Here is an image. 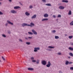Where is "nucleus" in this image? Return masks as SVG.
<instances>
[{
    "mask_svg": "<svg viewBox=\"0 0 73 73\" xmlns=\"http://www.w3.org/2000/svg\"><path fill=\"white\" fill-rule=\"evenodd\" d=\"M68 15H72V11H71V10L69 11L68 12Z\"/></svg>",
    "mask_w": 73,
    "mask_h": 73,
    "instance_id": "19",
    "label": "nucleus"
},
{
    "mask_svg": "<svg viewBox=\"0 0 73 73\" xmlns=\"http://www.w3.org/2000/svg\"><path fill=\"white\" fill-rule=\"evenodd\" d=\"M69 49V50H72H72H73V48H72L71 47H69L68 48Z\"/></svg>",
    "mask_w": 73,
    "mask_h": 73,
    "instance_id": "18",
    "label": "nucleus"
},
{
    "mask_svg": "<svg viewBox=\"0 0 73 73\" xmlns=\"http://www.w3.org/2000/svg\"><path fill=\"white\" fill-rule=\"evenodd\" d=\"M28 38H29V39H32V37L29 36L28 37Z\"/></svg>",
    "mask_w": 73,
    "mask_h": 73,
    "instance_id": "40",
    "label": "nucleus"
},
{
    "mask_svg": "<svg viewBox=\"0 0 73 73\" xmlns=\"http://www.w3.org/2000/svg\"><path fill=\"white\" fill-rule=\"evenodd\" d=\"M3 15V13L1 11H0V15Z\"/></svg>",
    "mask_w": 73,
    "mask_h": 73,
    "instance_id": "36",
    "label": "nucleus"
},
{
    "mask_svg": "<svg viewBox=\"0 0 73 73\" xmlns=\"http://www.w3.org/2000/svg\"><path fill=\"white\" fill-rule=\"evenodd\" d=\"M45 5H47V6H51V4L50 3L46 4Z\"/></svg>",
    "mask_w": 73,
    "mask_h": 73,
    "instance_id": "20",
    "label": "nucleus"
},
{
    "mask_svg": "<svg viewBox=\"0 0 73 73\" xmlns=\"http://www.w3.org/2000/svg\"><path fill=\"white\" fill-rule=\"evenodd\" d=\"M64 35H65V36H67V35H66V34H65Z\"/></svg>",
    "mask_w": 73,
    "mask_h": 73,
    "instance_id": "52",
    "label": "nucleus"
},
{
    "mask_svg": "<svg viewBox=\"0 0 73 73\" xmlns=\"http://www.w3.org/2000/svg\"><path fill=\"white\" fill-rule=\"evenodd\" d=\"M52 33H55L56 32V30H54L52 31Z\"/></svg>",
    "mask_w": 73,
    "mask_h": 73,
    "instance_id": "23",
    "label": "nucleus"
},
{
    "mask_svg": "<svg viewBox=\"0 0 73 73\" xmlns=\"http://www.w3.org/2000/svg\"><path fill=\"white\" fill-rule=\"evenodd\" d=\"M40 50V48L39 47H35L34 48V52H37L38 50Z\"/></svg>",
    "mask_w": 73,
    "mask_h": 73,
    "instance_id": "2",
    "label": "nucleus"
},
{
    "mask_svg": "<svg viewBox=\"0 0 73 73\" xmlns=\"http://www.w3.org/2000/svg\"><path fill=\"white\" fill-rule=\"evenodd\" d=\"M65 64L66 65H68L69 64V61H66V62Z\"/></svg>",
    "mask_w": 73,
    "mask_h": 73,
    "instance_id": "26",
    "label": "nucleus"
},
{
    "mask_svg": "<svg viewBox=\"0 0 73 73\" xmlns=\"http://www.w3.org/2000/svg\"><path fill=\"white\" fill-rule=\"evenodd\" d=\"M36 15H35L31 17V19H36Z\"/></svg>",
    "mask_w": 73,
    "mask_h": 73,
    "instance_id": "10",
    "label": "nucleus"
},
{
    "mask_svg": "<svg viewBox=\"0 0 73 73\" xmlns=\"http://www.w3.org/2000/svg\"><path fill=\"white\" fill-rule=\"evenodd\" d=\"M15 9H19V8H20V7L19 6H15L14 7Z\"/></svg>",
    "mask_w": 73,
    "mask_h": 73,
    "instance_id": "11",
    "label": "nucleus"
},
{
    "mask_svg": "<svg viewBox=\"0 0 73 73\" xmlns=\"http://www.w3.org/2000/svg\"><path fill=\"white\" fill-rule=\"evenodd\" d=\"M55 39H58L59 38V37L58 36H55Z\"/></svg>",
    "mask_w": 73,
    "mask_h": 73,
    "instance_id": "21",
    "label": "nucleus"
},
{
    "mask_svg": "<svg viewBox=\"0 0 73 73\" xmlns=\"http://www.w3.org/2000/svg\"><path fill=\"white\" fill-rule=\"evenodd\" d=\"M57 54L59 55V56H60V55H61V52L58 53Z\"/></svg>",
    "mask_w": 73,
    "mask_h": 73,
    "instance_id": "32",
    "label": "nucleus"
},
{
    "mask_svg": "<svg viewBox=\"0 0 73 73\" xmlns=\"http://www.w3.org/2000/svg\"><path fill=\"white\" fill-rule=\"evenodd\" d=\"M41 63L43 65H45L46 64V62L45 60H43L41 62Z\"/></svg>",
    "mask_w": 73,
    "mask_h": 73,
    "instance_id": "7",
    "label": "nucleus"
},
{
    "mask_svg": "<svg viewBox=\"0 0 73 73\" xmlns=\"http://www.w3.org/2000/svg\"><path fill=\"white\" fill-rule=\"evenodd\" d=\"M19 41H21V42H23V40L21 39H19Z\"/></svg>",
    "mask_w": 73,
    "mask_h": 73,
    "instance_id": "43",
    "label": "nucleus"
},
{
    "mask_svg": "<svg viewBox=\"0 0 73 73\" xmlns=\"http://www.w3.org/2000/svg\"><path fill=\"white\" fill-rule=\"evenodd\" d=\"M48 20V19L47 18L44 19L42 20V21H47Z\"/></svg>",
    "mask_w": 73,
    "mask_h": 73,
    "instance_id": "15",
    "label": "nucleus"
},
{
    "mask_svg": "<svg viewBox=\"0 0 73 73\" xmlns=\"http://www.w3.org/2000/svg\"><path fill=\"white\" fill-rule=\"evenodd\" d=\"M28 69L29 70H31V71H32V70H34V69L32 68H28Z\"/></svg>",
    "mask_w": 73,
    "mask_h": 73,
    "instance_id": "9",
    "label": "nucleus"
},
{
    "mask_svg": "<svg viewBox=\"0 0 73 73\" xmlns=\"http://www.w3.org/2000/svg\"><path fill=\"white\" fill-rule=\"evenodd\" d=\"M3 0H0V1H3Z\"/></svg>",
    "mask_w": 73,
    "mask_h": 73,
    "instance_id": "53",
    "label": "nucleus"
},
{
    "mask_svg": "<svg viewBox=\"0 0 73 73\" xmlns=\"http://www.w3.org/2000/svg\"><path fill=\"white\" fill-rule=\"evenodd\" d=\"M31 9V8H33V6L32 5H30V6L29 7Z\"/></svg>",
    "mask_w": 73,
    "mask_h": 73,
    "instance_id": "39",
    "label": "nucleus"
},
{
    "mask_svg": "<svg viewBox=\"0 0 73 73\" xmlns=\"http://www.w3.org/2000/svg\"><path fill=\"white\" fill-rule=\"evenodd\" d=\"M26 43L27 45H30L31 43L30 42H26Z\"/></svg>",
    "mask_w": 73,
    "mask_h": 73,
    "instance_id": "30",
    "label": "nucleus"
},
{
    "mask_svg": "<svg viewBox=\"0 0 73 73\" xmlns=\"http://www.w3.org/2000/svg\"><path fill=\"white\" fill-rule=\"evenodd\" d=\"M48 48H50V49H54V47H53L52 46H48Z\"/></svg>",
    "mask_w": 73,
    "mask_h": 73,
    "instance_id": "17",
    "label": "nucleus"
},
{
    "mask_svg": "<svg viewBox=\"0 0 73 73\" xmlns=\"http://www.w3.org/2000/svg\"><path fill=\"white\" fill-rule=\"evenodd\" d=\"M70 25H73V21H72L71 23H70Z\"/></svg>",
    "mask_w": 73,
    "mask_h": 73,
    "instance_id": "31",
    "label": "nucleus"
},
{
    "mask_svg": "<svg viewBox=\"0 0 73 73\" xmlns=\"http://www.w3.org/2000/svg\"><path fill=\"white\" fill-rule=\"evenodd\" d=\"M61 17V15H59L58 16V17Z\"/></svg>",
    "mask_w": 73,
    "mask_h": 73,
    "instance_id": "42",
    "label": "nucleus"
},
{
    "mask_svg": "<svg viewBox=\"0 0 73 73\" xmlns=\"http://www.w3.org/2000/svg\"><path fill=\"white\" fill-rule=\"evenodd\" d=\"M7 23H6L5 24V27H7V25H8V24H11V25H13V23L11 22L10 21L8 20L7 21Z\"/></svg>",
    "mask_w": 73,
    "mask_h": 73,
    "instance_id": "1",
    "label": "nucleus"
},
{
    "mask_svg": "<svg viewBox=\"0 0 73 73\" xmlns=\"http://www.w3.org/2000/svg\"><path fill=\"white\" fill-rule=\"evenodd\" d=\"M2 58L3 61H5V58H4V57L3 56H2Z\"/></svg>",
    "mask_w": 73,
    "mask_h": 73,
    "instance_id": "34",
    "label": "nucleus"
},
{
    "mask_svg": "<svg viewBox=\"0 0 73 73\" xmlns=\"http://www.w3.org/2000/svg\"><path fill=\"white\" fill-rule=\"evenodd\" d=\"M25 14L27 16H29L30 15V14L28 12H26L25 13Z\"/></svg>",
    "mask_w": 73,
    "mask_h": 73,
    "instance_id": "13",
    "label": "nucleus"
},
{
    "mask_svg": "<svg viewBox=\"0 0 73 73\" xmlns=\"http://www.w3.org/2000/svg\"><path fill=\"white\" fill-rule=\"evenodd\" d=\"M31 59L32 61H33V60H34V59H35V58H34V57H32L31 58Z\"/></svg>",
    "mask_w": 73,
    "mask_h": 73,
    "instance_id": "28",
    "label": "nucleus"
},
{
    "mask_svg": "<svg viewBox=\"0 0 73 73\" xmlns=\"http://www.w3.org/2000/svg\"><path fill=\"white\" fill-rule=\"evenodd\" d=\"M70 70H73V67H71L70 68Z\"/></svg>",
    "mask_w": 73,
    "mask_h": 73,
    "instance_id": "44",
    "label": "nucleus"
},
{
    "mask_svg": "<svg viewBox=\"0 0 73 73\" xmlns=\"http://www.w3.org/2000/svg\"><path fill=\"white\" fill-rule=\"evenodd\" d=\"M68 58L70 59V56H69L68 57Z\"/></svg>",
    "mask_w": 73,
    "mask_h": 73,
    "instance_id": "51",
    "label": "nucleus"
},
{
    "mask_svg": "<svg viewBox=\"0 0 73 73\" xmlns=\"http://www.w3.org/2000/svg\"><path fill=\"white\" fill-rule=\"evenodd\" d=\"M19 3L20 4V5H23V4H22L21 3V2H19Z\"/></svg>",
    "mask_w": 73,
    "mask_h": 73,
    "instance_id": "48",
    "label": "nucleus"
},
{
    "mask_svg": "<svg viewBox=\"0 0 73 73\" xmlns=\"http://www.w3.org/2000/svg\"><path fill=\"white\" fill-rule=\"evenodd\" d=\"M25 40H28L29 39V38L27 37H25Z\"/></svg>",
    "mask_w": 73,
    "mask_h": 73,
    "instance_id": "38",
    "label": "nucleus"
},
{
    "mask_svg": "<svg viewBox=\"0 0 73 73\" xmlns=\"http://www.w3.org/2000/svg\"><path fill=\"white\" fill-rule=\"evenodd\" d=\"M31 25H30L31 26H29V27H32V26H35V24L33 23H31L30 24Z\"/></svg>",
    "mask_w": 73,
    "mask_h": 73,
    "instance_id": "16",
    "label": "nucleus"
},
{
    "mask_svg": "<svg viewBox=\"0 0 73 73\" xmlns=\"http://www.w3.org/2000/svg\"><path fill=\"white\" fill-rule=\"evenodd\" d=\"M40 62V60H37L36 61V64H39V62Z\"/></svg>",
    "mask_w": 73,
    "mask_h": 73,
    "instance_id": "24",
    "label": "nucleus"
},
{
    "mask_svg": "<svg viewBox=\"0 0 73 73\" xmlns=\"http://www.w3.org/2000/svg\"><path fill=\"white\" fill-rule=\"evenodd\" d=\"M8 32L9 33V34H11V31H8Z\"/></svg>",
    "mask_w": 73,
    "mask_h": 73,
    "instance_id": "41",
    "label": "nucleus"
},
{
    "mask_svg": "<svg viewBox=\"0 0 73 73\" xmlns=\"http://www.w3.org/2000/svg\"><path fill=\"white\" fill-rule=\"evenodd\" d=\"M9 1L10 2H12V0H9Z\"/></svg>",
    "mask_w": 73,
    "mask_h": 73,
    "instance_id": "49",
    "label": "nucleus"
},
{
    "mask_svg": "<svg viewBox=\"0 0 73 73\" xmlns=\"http://www.w3.org/2000/svg\"><path fill=\"white\" fill-rule=\"evenodd\" d=\"M1 62V60H0V62Z\"/></svg>",
    "mask_w": 73,
    "mask_h": 73,
    "instance_id": "56",
    "label": "nucleus"
},
{
    "mask_svg": "<svg viewBox=\"0 0 73 73\" xmlns=\"http://www.w3.org/2000/svg\"><path fill=\"white\" fill-rule=\"evenodd\" d=\"M56 21H58V19H56Z\"/></svg>",
    "mask_w": 73,
    "mask_h": 73,
    "instance_id": "54",
    "label": "nucleus"
},
{
    "mask_svg": "<svg viewBox=\"0 0 73 73\" xmlns=\"http://www.w3.org/2000/svg\"><path fill=\"white\" fill-rule=\"evenodd\" d=\"M1 4V3H0V5Z\"/></svg>",
    "mask_w": 73,
    "mask_h": 73,
    "instance_id": "55",
    "label": "nucleus"
},
{
    "mask_svg": "<svg viewBox=\"0 0 73 73\" xmlns=\"http://www.w3.org/2000/svg\"><path fill=\"white\" fill-rule=\"evenodd\" d=\"M59 73H62V71L60 70L59 71Z\"/></svg>",
    "mask_w": 73,
    "mask_h": 73,
    "instance_id": "45",
    "label": "nucleus"
},
{
    "mask_svg": "<svg viewBox=\"0 0 73 73\" xmlns=\"http://www.w3.org/2000/svg\"><path fill=\"white\" fill-rule=\"evenodd\" d=\"M62 3H67L68 2V0H62Z\"/></svg>",
    "mask_w": 73,
    "mask_h": 73,
    "instance_id": "12",
    "label": "nucleus"
},
{
    "mask_svg": "<svg viewBox=\"0 0 73 73\" xmlns=\"http://www.w3.org/2000/svg\"><path fill=\"white\" fill-rule=\"evenodd\" d=\"M32 62H36V60H34L32 61Z\"/></svg>",
    "mask_w": 73,
    "mask_h": 73,
    "instance_id": "35",
    "label": "nucleus"
},
{
    "mask_svg": "<svg viewBox=\"0 0 73 73\" xmlns=\"http://www.w3.org/2000/svg\"><path fill=\"white\" fill-rule=\"evenodd\" d=\"M59 9H63L64 8H65V7H64L62 6H60L59 7Z\"/></svg>",
    "mask_w": 73,
    "mask_h": 73,
    "instance_id": "8",
    "label": "nucleus"
},
{
    "mask_svg": "<svg viewBox=\"0 0 73 73\" xmlns=\"http://www.w3.org/2000/svg\"><path fill=\"white\" fill-rule=\"evenodd\" d=\"M71 44L72 45H73V43H72Z\"/></svg>",
    "mask_w": 73,
    "mask_h": 73,
    "instance_id": "50",
    "label": "nucleus"
},
{
    "mask_svg": "<svg viewBox=\"0 0 73 73\" xmlns=\"http://www.w3.org/2000/svg\"><path fill=\"white\" fill-rule=\"evenodd\" d=\"M10 12L11 13H13V14H15V13H17V12L14 10H12Z\"/></svg>",
    "mask_w": 73,
    "mask_h": 73,
    "instance_id": "3",
    "label": "nucleus"
},
{
    "mask_svg": "<svg viewBox=\"0 0 73 73\" xmlns=\"http://www.w3.org/2000/svg\"><path fill=\"white\" fill-rule=\"evenodd\" d=\"M50 65H52V64L50 63V61H49L48 62V64L46 65V66L47 68H49L50 66Z\"/></svg>",
    "mask_w": 73,
    "mask_h": 73,
    "instance_id": "4",
    "label": "nucleus"
},
{
    "mask_svg": "<svg viewBox=\"0 0 73 73\" xmlns=\"http://www.w3.org/2000/svg\"><path fill=\"white\" fill-rule=\"evenodd\" d=\"M32 32H33L34 35H37V33L36 31H35V30L32 29Z\"/></svg>",
    "mask_w": 73,
    "mask_h": 73,
    "instance_id": "6",
    "label": "nucleus"
},
{
    "mask_svg": "<svg viewBox=\"0 0 73 73\" xmlns=\"http://www.w3.org/2000/svg\"><path fill=\"white\" fill-rule=\"evenodd\" d=\"M42 1H43V2H45L46 1L45 0H42Z\"/></svg>",
    "mask_w": 73,
    "mask_h": 73,
    "instance_id": "47",
    "label": "nucleus"
},
{
    "mask_svg": "<svg viewBox=\"0 0 73 73\" xmlns=\"http://www.w3.org/2000/svg\"><path fill=\"white\" fill-rule=\"evenodd\" d=\"M73 64V62H68V64Z\"/></svg>",
    "mask_w": 73,
    "mask_h": 73,
    "instance_id": "37",
    "label": "nucleus"
},
{
    "mask_svg": "<svg viewBox=\"0 0 73 73\" xmlns=\"http://www.w3.org/2000/svg\"><path fill=\"white\" fill-rule=\"evenodd\" d=\"M28 33L29 34V35H33V33H32V32H28Z\"/></svg>",
    "mask_w": 73,
    "mask_h": 73,
    "instance_id": "25",
    "label": "nucleus"
},
{
    "mask_svg": "<svg viewBox=\"0 0 73 73\" xmlns=\"http://www.w3.org/2000/svg\"><path fill=\"white\" fill-rule=\"evenodd\" d=\"M68 38H70V39H71V38H73V36H69L68 37Z\"/></svg>",
    "mask_w": 73,
    "mask_h": 73,
    "instance_id": "27",
    "label": "nucleus"
},
{
    "mask_svg": "<svg viewBox=\"0 0 73 73\" xmlns=\"http://www.w3.org/2000/svg\"><path fill=\"white\" fill-rule=\"evenodd\" d=\"M44 17H48V15L46 13L44 15Z\"/></svg>",
    "mask_w": 73,
    "mask_h": 73,
    "instance_id": "14",
    "label": "nucleus"
},
{
    "mask_svg": "<svg viewBox=\"0 0 73 73\" xmlns=\"http://www.w3.org/2000/svg\"><path fill=\"white\" fill-rule=\"evenodd\" d=\"M69 54L70 56H72V57L73 56V54L71 52H70Z\"/></svg>",
    "mask_w": 73,
    "mask_h": 73,
    "instance_id": "22",
    "label": "nucleus"
},
{
    "mask_svg": "<svg viewBox=\"0 0 73 73\" xmlns=\"http://www.w3.org/2000/svg\"><path fill=\"white\" fill-rule=\"evenodd\" d=\"M2 36L3 37H6V35L5 34H3L2 35Z\"/></svg>",
    "mask_w": 73,
    "mask_h": 73,
    "instance_id": "29",
    "label": "nucleus"
},
{
    "mask_svg": "<svg viewBox=\"0 0 73 73\" xmlns=\"http://www.w3.org/2000/svg\"><path fill=\"white\" fill-rule=\"evenodd\" d=\"M53 17L54 18H56V16L54 15H53Z\"/></svg>",
    "mask_w": 73,
    "mask_h": 73,
    "instance_id": "46",
    "label": "nucleus"
},
{
    "mask_svg": "<svg viewBox=\"0 0 73 73\" xmlns=\"http://www.w3.org/2000/svg\"><path fill=\"white\" fill-rule=\"evenodd\" d=\"M46 50H48V51H51V49H50L47 48L46 49Z\"/></svg>",
    "mask_w": 73,
    "mask_h": 73,
    "instance_id": "33",
    "label": "nucleus"
},
{
    "mask_svg": "<svg viewBox=\"0 0 73 73\" xmlns=\"http://www.w3.org/2000/svg\"><path fill=\"white\" fill-rule=\"evenodd\" d=\"M22 25L23 27H24L25 26H28L29 27V26H31V25H28L27 24L25 23H24Z\"/></svg>",
    "mask_w": 73,
    "mask_h": 73,
    "instance_id": "5",
    "label": "nucleus"
}]
</instances>
